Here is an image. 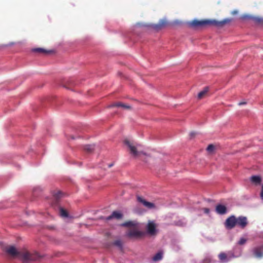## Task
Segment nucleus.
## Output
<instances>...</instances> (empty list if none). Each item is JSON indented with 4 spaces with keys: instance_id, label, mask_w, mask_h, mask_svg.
Segmentation results:
<instances>
[{
    "instance_id": "18",
    "label": "nucleus",
    "mask_w": 263,
    "mask_h": 263,
    "mask_svg": "<svg viewBox=\"0 0 263 263\" xmlns=\"http://www.w3.org/2000/svg\"><path fill=\"white\" fill-rule=\"evenodd\" d=\"M33 52H38L39 53L46 54L51 52V51L47 50L42 48H34L32 50Z\"/></svg>"
},
{
    "instance_id": "21",
    "label": "nucleus",
    "mask_w": 263,
    "mask_h": 263,
    "mask_svg": "<svg viewBox=\"0 0 263 263\" xmlns=\"http://www.w3.org/2000/svg\"><path fill=\"white\" fill-rule=\"evenodd\" d=\"M95 148V145H86L84 146V149L88 153H91Z\"/></svg>"
},
{
    "instance_id": "8",
    "label": "nucleus",
    "mask_w": 263,
    "mask_h": 263,
    "mask_svg": "<svg viewBox=\"0 0 263 263\" xmlns=\"http://www.w3.org/2000/svg\"><path fill=\"white\" fill-rule=\"evenodd\" d=\"M252 252L255 257L261 258L263 257V245L255 247Z\"/></svg>"
},
{
    "instance_id": "11",
    "label": "nucleus",
    "mask_w": 263,
    "mask_h": 263,
    "mask_svg": "<svg viewBox=\"0 0 263 263\" xmlns=\"http://www.w3.org/2000/svg\"><path fill=\"white\" fill-rule=\"evenodd\" d=\"M215 211L217 213L223 215L227 213V209L225 205L219 204L216 205Z\"/></svg>"
},
{
    "instance_id": "1",
    "label": "nucleus",
    "mask_w": 263,
    "mask_h": 263,
    "mask_svg": "<svg viewBox=\"0 0 263 263\" xmlns=\"http://www.w3.org/2000/svg\"><path fill=\"white\" fill-rule=\"evenodd\" d=\"M232 19L226 18L221 21H217L216 20H204L201 21L194 20L190 23L192 27L194 28L202 27L206 25H213L217 27H222L225 24L231 22Z\"/></svg>"
},
{
    "instance_id": "12",
    "label": "nucleus",
    "mask_w": 263,
    "mask_h": 263,
    "mask_svg": "<svg viewBox=\"0 0 263 263\" xmlns=\"http://www.w3.org/2000/svg\"><path fill=\"white\" fill-rule=\"evenodd\" d=\"M121 226L125 227H133V229H135L138 228L139 223L136 221H128L122 223Z\"/></svg>"
},
{
    "instance_id": "25",
    "label": "nucleus",
    "mask_w": 263,
    "mask_h": 263,
    "mask_svg": "<svg viewBox=\"0 0 263 263\" xmlns=\"http://www.w3.org/2000/svg\"><path fill=\"white\" fill-rule=\"evenodd\" d=\"M247 241V239L246 238H241L240 239V240H239L238 243L239 245H242L243 244H245Z\"/></svg>"
},
{
    "instance_id": "26",
    "label": "nucleus",
    "mask_w": 263,
    "mask_h": 263,
    "mask_svg": "<svg viewBox=\"0 0 263 263\" xmlns=\"http://www.w3.org/2000/svg\"><path fill=\"white\" fill-rule=\"evenodd\" d=\"M214 149V146L212 144H210L206 148V150L209 152H212Z\"/></svg>"
},
{
    "instance_id": "20",
    "label": "nucleus",
    "mask_w": 263,
    "mask_h": 263,
    "mask_svg": "<svg viewBox=\"0 0 263 263\" xmlns=\"http://www.w3.org/2000/svg\"><path fill=\"white\" fill-rule=\"evenodd\" d=\"M111 106L112 107H121L125 109H130V106L124 104L121 102H118V103H114L111 105Z\"/></svg>"
},
{
    "instance_id": "13",
    "label": "nucleus",
    "mask_w": 263,
    "mask_h": 263,
    "mask_svg": "<svg viewBox=\"0 0 263 263\" xmlns=\"http://www.w3.org/2000/svg\"><path fill=\"white\" fill-rule=\"evenodd\" d=\"M53 198L54 200L53 204L58 203L59 200L62 196V193L60 191H55L53 192Z\"/></svg>"
},
{
    "instance_id": "31",
    "label": "nucleus",
    "mask_w": 263,
    "mask_h": 263,
    "mask_svg": "<svg viewBox=\"0 0 263 263\" xmlns=\"http://www.w3.org/2000/svg\"><path fill=\"white\" fill-rule=\"evenodd\" d=\"M190 135H191V136H194L195 135V133H191L190 134Z\"/></svg>"
},
{
    "instance_id": "7",
    "label": "nucleus",
    "mask_w": 263,
    "mask_h": 263,
    "mask_svg": "<svg viewBox=\"0 0 263 263\" xmlns=\"http://www.w3.org/2000/svg\"><path fill=\"white\" fill-rule=\"evenodd\" d=\"M124 143L128 146L130 153L134 156L136 157L140 154L141 152L137 151V147L133 145L128 140H125L124 141Z\"/></svg>"
},
{
    "instance_id": "9",
    "label": "nucleus",
    "mask_w": 263,
    "mask_h": 263,
    "mask_svg": "<svg viewBox=\"0 0 263 263\" xmlns=\"http://www.w3.org/2000/svg\"><path fill=\"white\" fill-rule=\"evenodd\" d=\"M237 225L241 229H244L248 224V222L246 217L239 216L236 218Z\"/></svg>"
},
{
    "instance_id": "15",
    "label": "nucleus",
    "mask_w": 263,
    "mask_h": 263,
    "mask_svg": "<svg viewBox=\"0 0 263 263\" xmlns=\"http://www.w3.org/2000/svg\"><path fill=\"white\" fill-rule=\"evenodd\" d=\"M251 181L255 185L260 184L261 182V178L259 176H253L251 177Z\"/></svg>"
},
{
    "instance_id": "23",
    "label": "nucleus",
    "mask_w": 263,
    "mask_h": 263,
    "mask_svg": "<svg viewBox=\"0 0 263 263\" xmlns=\"http://www.w3.org/2000/svg\"><path fill=\"white\" fill-rule=\"evenodd\" d=\"M60 215L63 217H68V212L62 208L60 209Z\"/></svg>"
},
{
    "instance_id": "16",
    "label": "nucleus",
    "mask_w": 263,
    "mask_h": 263,
    "mask_svg": "<svg viewBox=\"0 0 263 263\" xmlns=\"http://www.w3.org/2000/svg\"><path fill=\"white\" fill-rule=\"evenodd\" d=\"M167 22L165 20H160L158 24L154 26V28L157 30L161 29L162 27L165 26Z\"/></svg>"
},
{
    "instance_id": "30",
    "label": "nucleus",
    "mask_w": 263,
    "mask_h": 263,
    "mask_svg": "<svg viewBox=\"0 0 263 263\" xmlns=\"http://www.w3.org/2000/svg\"><path fill=\"white\" fill-rule=\"evenodd\" d=\"M256 21L257 22H261V18H256Z\"/></svg>"
},
{
    "instance_id": "29",
    "label": "nucleus",
    "mask_w": 263,
    "mask_h": 263,
    "mask_svg": "<svg viewBox=\"0 0 263 263\" xmlns=\"http://www.w3.org/2000/svg\"><path fill=\"white\" fill-rule=\"evenodd\" d=\"M246 104V102H241L239 103L238 105H244V104Z\"/></svg>"
},
{
    "instance_id": "27",
    "label": "nucleus",
    "mask_w": 263,
    "mask_h": 263,
    "mask_svg": "<svg viewBox=\"0 0 263 263\" xmlns=\"http://www.w3.org/2000/svg\"><path fill=\"white\" fill-rule=\"evenodd\" d=\"M203 211H204V212L205 214H208L210 213V209L209 208H203Z\"/></svg>"
},
{
    "instance_id": "19",
    "label": "nucleus",
    "mask_w": 263,
    "mask_h": 263,
    "mask_svg": "<svg viewBox=\"0 0 263 263\" xmlns=\"http://www.w3.org/2000/svg\"><path fill=\"white\" fill-rule=\"evenodd\" d=\"M163 257V252L162 251H159L156 255L153 257V260L154 261H159L162 259Z\"/></svg>"
},
{
    "instance_id": "10",
    "label": "nucleus",
    "mask_w": 263,
    "mask_h": 263,
    "mask_svg": "<svg viewBox=\"0 0 263 263\" xmlns=\"http://www.w3.org/2000/svg\"><path fill=\"white\" fill-rule=\"evenodd\" d=\"M137 200L138 202L141 203L142 204H143L144 206H145V207L149 209L155 208V205L153 203L146 201L141 197L138 196Z\"/></svg>"
},
{
    "instance_id": "24",
    "label": "nucleus",
    "mask_w": 263,
    "mask_h": 263,
    "mask_svg": "<svg viewBox=\"0 0 263 263\" xmlns=\"http://www.w3.org/2000/svg\"><path fill=\"white\" fill-rule=\"evenodd\" d=\"M114 245L118 247H119L120 249L122 248V242L121 240H116L114 242Z\"/></svg>"
},
{
    "instance_id": "3",
    "label": "nucleus",
    "mask_w": 263,
    "mask_h": 263,
    "mask_svg": "<svg viewBox=\"0 0 263 263\" xmlns=\"http://www.w3.org/2000/svg\"><path fill=\"white\" fill-rule=\"evenodd\" d=\"M5 252L10 256L12 257H20L22 258V254L24 251H18L16 250L15 247L12 246H9L5 248Z\"/></svg>"
},
{
    "instance_id": "33",
    "label": "nucleus",
    "mask_w": 263,
    "mask_h": 263,
    "mask_svg": "<svg viewBox=\"0 0 263 263\" xmlns=\"http://www.w3.org/2000/svg\"><path fill=\"white\" fill-rule=\"evenodd\" d=\"M71 138L74 139V137L73 136H71Z\"/></svg>"
},
{
    "instance_id": "22",
    "label": "nucleus",
    "mask_w": 263,
    "mask_h": 263,
    "mask_svg": "<svg viewBox=\"0 0 263 263\" xmlns=\"http://www.w3.org/2000/svg\"><path fill=\"white\" fill-rule=\"evenodd\" d=\"M218 257L222 262H227L228 261L227 255L224 253H220L218 255Z\"/></svg>"
},
{
    "instance_id": "17",
    "label": "nucleus",
    "mask_w": 263,
    "mask_h": 263,
    "mask_svg": "<svg viewBox=\"0 0 263 263\" xmlns=\"http://www.w3.org/2000/svg\"><path fill=\"white\" fill-rule=\"evenodd\" d=\"M209 91V88L208 87H205L203 90L199 92L198 94V99H202L206 95Z\"/></svg>"
},
{
    "instance_id": "14",
    "label": "nucleus",
    "mask_w": 263,
    "mask_h": 263,
    "mask_svg": "<svg viewBox=\"0 0 263 263\" xmlns=\"http://www.w3.org/2000/svg\"><path fill=\"white\" fill-rule=\"evenodd\" d=\"M122 216L123 215L121 213L117 211H114L111 215L108 216L106 218V219L108 220H110L113 218H115L117 219H120L122 218Z\"/></svg>"
},
{
    "instance_id": "4",
    "label": "nucleus",
    "mask_w": 263,
    "mask_h": 263,
    "mask_svg": "<svg viewBox=\"0 0 263 263\" xmlns=\"http://www.w3.org/2000/svg\"><path fill=\"white\" fill-rule=\"evenodd\" d=\"M144 234V232L138 230V228H135L129 230L127 236L131 238L139 239L142 238Z\"/></svg>"
},
{
    "instance_id": "6",
    "label": "nucleus",
    "mask_w": 263,
    "mask_h": 263,
    "mask_svg": "<svg viewBox=\"0 0 263 263\" xmlns=\"http://www.w3.org/2000/svg\"><path fill=\"white\" fill-rule=\"evenodd\" d=\"M157 225L153 221H148L146 226L147 233L151 235H155L157 233Z\"/></svg>"
},
{
    "instance_id": "5",
    "label": "nucleus",
    "mask_w": 263,
    "mask_h": 263,
    "mask_svg": "<svg viewBox=\"0 0 263 263\" xmlns=\"http://www.w3.org/2000/svg\"><path fill=\"white\" fill-rule=\"evenodd\" d=\"M236 225V217L234 215L229 217L224 222L225 227L228 230L233 229Z\"/></svg>"
},
{
    "instance_id": "32",
    "label": "nucleus",
    "mask_w": 263,
    "mask_h": 263,
    "mask_svg": "<svg viewBox=\"0 0 263 263\" xmlns=\"http://www.w3.org/2000/svg\"><path fill=\"white\" fill-rule=\"evenodd\" d=\"M113 165V164H110L109 165V167H110L111 166H112Z\"/></svg>"
},
{
    "instance_id": "2",
    "label": "nucleus",
    "mask_w": 263,
    "mask_h": 263,
    "mask_svg": "<svg viewBox=\"0 0 263 263\" xmlns=\"http://www.w3.org/2000/svg\"><path fill=\"white\" fill-rule=\"evenodd\" d=\"M41 256L36 252L31 253L28 251H24L22 254V259L24 261H36L40 259Z\"/></svg>"
},
{
    "instance_id": "28",
    "label": "nucleus",
    "mask_w": 263,
    "mask_h": 263,
    "mask_svg": "<svg viewBox=\"0 0 263 263\" xmlns=\"http://www.w3.org/2000/svg\"><path fill=\"white\" fill-rule=\"evenodd\" d=\"M260 198L262 200H263V185L261 187V192H260Z\"/></svg>"
}]
</instances>
